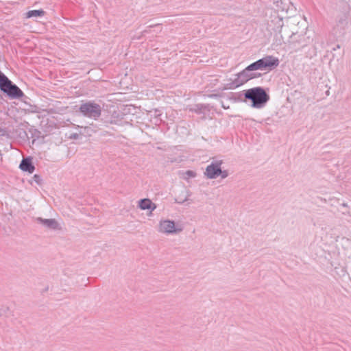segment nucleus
<instances>
[{"instance_id": "obj_1", "label": "nucleus", "mask_w": 351, "mask_h": 351, "mask_svg": "<svg viewBox=\"0 0 351 351\" xmlns=\"http://www.w3.org/2000/svg\"><path fill=\"white\" fill-rule=\"evenodd\" d=\"M245 99L252 101L251 106L254 108H262L269 99V96L261 87H254L245 90Z\"/></svg>"}, {"instance_id": "obj_2", "label": "nucleus", "mask_w": 351, "mask_h": 351, "mask_svg": "<svg viewBox=\"0 0 351 351\" xmlns=\"http://www.w3.org/2000/svg\"><path fill=\"white\" fill-rule=\"evenodd\" d=\"M156 230L161 234L173 236L182 232L183 226L174 220L161 218L156 226Z\"/></svg>"}, {"instance_id": "obj_3", "label": "nucleus", "mask_w": 351, "mask_h": 351, "mask_svg": "<svg viewBox=\"0 0 351 351\" xmlns=\"http://www.w3.org/2000/svg\"><path fill=\"white\" fill-rule=\"evenodd\" d=\"M223 163L221 159H214L210 165L207 166L204 171V176L208 179H215L220 177L221 179H225L228 176L227 170H222L221 165Z\"/></svg>"}, {"instance_id": "obj_4", "label": "nucleus", "mask_w": 351, "mask_h": 351, "mask_svg": "<svg viewBox=\"0 0 351 351\" xmlns=\"http://www.w3.org/2000/svg\"><path fill=\"white\" fill-rule=\"evenodd\" d=\"M0 88L4 93L13 98H20L23 96L22 90L3 73H0Z\"/></svg>"}, {"instance_id": "obj_5", "label": "nucleus", "mask_w": 351, "mask_h": 351, "mask_svg": "<svg viewBox=\"0 0 351 351\" xmlns=\"http://www.w3.org/2000/svg\"><path fill=\"white\" fill-rule=\"evenodd\" d=\"M254 71L256 70L254 68L252 69L251 64H250L244 70L237 75L235 79L230 84H228V88L230 89L237 88L244 84L250 80L256 77L257 75L253 73Z\"/></svg>"}, {"instance_id": "obj_6", "label": "nucleus", "mask_w": 351, "mask_h": 351, "mask_svg": "<svg viewBox=\"0 0 351 351\" xmlns=\"http://www.w3.org/2000/svg\"><path fill=\"white\" fill-rule=\"evenodd\" d=\"M279 63L280 61L278 58L274 57L273 56H266L263 58L251 64V66L252 69L254 68L256 71H271L273 69L277 67L279 65Z\"/></svg>"}, {"instance_id": "obj_7", "label": "nucleus", "mask_w": 351, "mask_h": 351, "mask_svg": "<svg viewBox=\"0 0 351 351\" xmlns=\"http://www.w3.org/2000/svg\"><path fill=\"white\" fill-rule=\"evenodd\" d=\"M80 112L86 117L97 119L101 115V106L93 102H86L81 105Z\"/></svg>"}, {"instance_id": "obj_8", "label": "nucleus", "mask_w": 351, "mask_h": 351, "mask_svg": "<svg viewBox=\"0 0 351 351\" xmlns=\"http://www.w3.org/2000/svg\"><path fill=\"white\" fill-rule=\"evenodd\" d=\"M138 207L142 210H149L147 215L149 217L152 216L153 211H154L157 208L156 204L149 198L140 199L138 202Z\"/></svg>"}, {"instance_id": "obj_9", "label": "nucleus", "mask_w": 351, "mask_h": 351, "mask_svg": "<svg viewBox=\"0 0 351 351\" xmlns=\"http://www.w3.org/2000/svg\"><path fill=\"white\" fill-rule=\"evenodd\" d=\"M36 221L45 227L51 230H58L60 228L58 222L55 219H43L41 217H38L36 219Z\"/></svg>"}, {"instance_id": "obj_10", "label": "nucleus", "mask_w": 351, "mask_h": 351, "mask_svg": "<svg viewBox=\"0 0 351 351\" xmlns=\"http://www.w3.org/2000/svg\"><path fill=\"white\" fill-rule=\"evenodd\" d=\"M19 167L21 170L24 171H27L29 173H32L34 172L35 167L32 165L31 160L28 158H24L22 160Z\"/></svg>"}, {"instance_id": "obj_11", "label": "nucleus", "mask_w": 351, "mask_h": 351, "mask_svg": "<svg viewBox=\"0 0 351 351\" xmlns=\"http://www.w3.org/2000/svg\"><path fill=\"white\" fill-rule=\"evenodd\" d=\"M44 15L45 11H43V10H29L25 13V17L27 19L42 17Z\"/></svg>"}, {"instance_id": "obj_12", "label": "nucleus", "mask_w": 351, "mask_h": 351, "mask_svg": "<svg viewBox=\"0 0 351 351\" xmlns=\"http://www.w3.org/2000/svg\"><path fill=\"white\" fill-rule=\"evenodd\" d=\"M197 173L192 170H188L183 173V178L188 180L189 178H193L196 177Z\"/></svg>"}, {"instance_id": "obj_13", "label": "nucleus", "mask_w": 351, "mask_h": 351, "mask_svg": "<svg viewBox=\"0 0 351 351\" xmlns=\"http://www.w3.org/2000/svg\"><path fill=\"white\" fill-rule=\"evenodd\" d=\"M341 26L342 29H344L347 25V21L346 19H341L339 21L338 26Z\"/></svg>"}, {"instance_id": "obj_14", "label": "nucleus", "mask_w": 351, "mask_h": 351, "mask_svg": "<svg viewBox=\"0 0 351 351\" xmlns=\"http://www.w3.org/2000/svg\"><path fill=\"white\" fill-rule=\"evenodd\" d=\"M76 136H77V134L73 135V138H76Z\"/></svg>"}]
</instances>
